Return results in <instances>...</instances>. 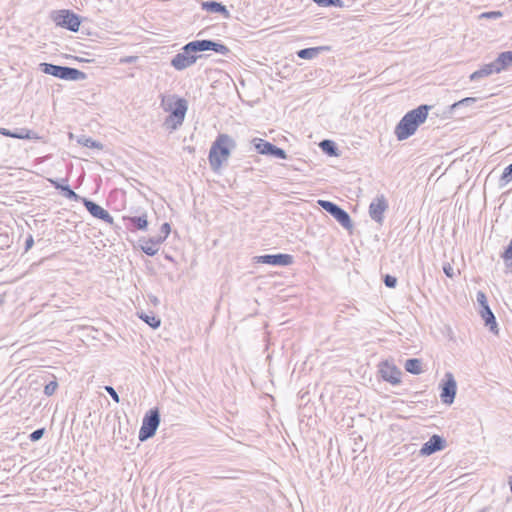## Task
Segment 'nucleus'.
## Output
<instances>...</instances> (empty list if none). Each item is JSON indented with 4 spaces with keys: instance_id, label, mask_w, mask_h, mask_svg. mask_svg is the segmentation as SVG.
<instances>
[{
    "instance_id": "nucleus-15",
    "label": "nucleus",
    "mask_w": 512,
    "mask_h": 512,
    "mask_svg": "<svg viewBox=\"0 0 512 512\" xmlns=\"http://www.w3.org/2000/svg\"><path fill=\"white\" fill-rule=\"evenodd\" d=\"M122 220L129 231H145L148 227L147 215L123 216Z\"/></svg>"
},
{
    "instance_id": "nucleus-32",
    "label": "nucleus",
    "mask_w": 512,
    "mask_h": 512,
    "mask_svg": "<svg viewBox=\"0 0 512 512\" xmlns=\"http://www.w3.org/2000/svg\"><path fill=\"white\" fill-rule=\"evenodd\" d=\"M318 6L321 7H344L342 0H313Z\"/></svg>"
},
{
    "instance_id": "nucleus-20",
    "label": "nucleus",
    "mask_w": 512,
    "mask_h": 512,
    "mask_svg": "<svg viewBox=\"0 0 512 512\" xmlns=\"http://www.w3.org/2000/svg\"><path fill=\"white\" fill-rule=\"evenodd\" d=\"M497 73H499L497 66L495 65L494 61H492L491 63L485 64L480 69L474 71L469 76V78L471 81H477L480 80L481 78H485Z\"/></svg>"
},
{
    "instance_id": "nucleus-11",
    "label": "nucleus",
    "mask_w": 512,
    "mask_h": 512,
    "mask_svg": "<svg viewBox=\"0 0 512 512\" xmlns=\"http://www.w3.org/2000/svg\"><path fill=\"white\" fill-rule=\"evenodd\" d=\"M379 373L384 381L389 382L392 385H397L401 382V370L388 361L380 363Z\"/></svg>"
},
{
    "instance_id": "nucleus-28",
    "label": "nucleus",
    "mask_w": 512,
    "mask_h": 512,
    "mask_svg": "<svg viewBox=\"0 0 512 512\" xmlns=\"http://www.w3.org/2000/svg\"><path fill=\"white\" fill-rule=\"evenodd\" d=\"M139 318L141 320H143L146 324H148L153 329H157L161 325L160 318L155 316L154 314H147V313L141 312L139 314Z\"/></svg>"
},
{
    "instance_id": "nucleus-1",
    "label": "nucleus",
    "mask_w": 512,
    "mask_h": 512,
    "mask_svg": "<svg viewBox=\"0 0 512 512\" xmlns=\"http://www.w3.org/2000/svg\"><path fill=\"white\" fill-rule=\"evenodd\" d=\"M430 109L431 106L422 104L407 112L395 127L397 140L403 141L414 135L418 127L426 121Z\"/></svg>"
},
{
    "instance_id": "nucleus-14",
    "label": "nucleus",
    "mask_w": 512,
    "mask_h": 512,
    "mask_svg": "<svg viewBox=\"0 0 512 512\" xmlns=\"http://www.w3.org/2000/svg\"><path fill=\"white\" fill-rule=\"evenodd\" d=\"M446 440L437 434L432 435L427 442H425L421 449L420 455L430 456L438 451H441L445 448Z\"/></svg>"
},
{
    "instance_id": "nucleus-6",
    "label": "nucleus",
    "mask_w": 512,
    "mask_h": 512,
    "mask_svg": "<svg viewBox=\"0 0 512 512\" xmlns=\"http://www.w3.org/2000/svg\"><path fill=\"white\" fill-rule=\"evenodd\" d=\"M50 18L57 26L71 32H77L82 22L79 15L68 9L53 10Z\"/></svg>"
},
{
    "instance_id": "nucleus-30",
    "label": "nucleus",
    "mask_w": 512,
    "mask_h": 512,
    "mask_svg": "<svg viewBox=\"0 0 512 512\" xmlns=\"http://www.w3.org/2000/svg\"><path fill=\"white\" fill-rule=\"evenodd\" d=\"M78 143L85 147H88V148H97V149L103 148V145L100 142L95 141L91 137H87L85 135H81L78 138Z\"/></svg>"
},
{
    "instance_id": "nucleus-13",
    "label": "nucleus",
    "mask_w": 512,
    "mask_h": 512,
    "mask_svg": "<svg viewBox=\"0 0 512 512\" xmlns=\"http://www.w3.org/2000/svg\"><path fill=\"white\" fill-rule=\"evenodd\" d=\"M80 201L83 203L87 211L95 218L103 220L107 224L112 225L114 223L113 217L108 213L107 210L102 208L100 205L92 200L82 197Z\"/></svg>"
},
{
    "instance_id": "nucleus-21",
    "label": "nucleus",
    "mask_w": 512,
    "mask_h": 512,
    "mask_svg": "<svg viewBox=\"0 0 512 512\" xmlns=\"http://www.w3.org/2000/svg\"><path fill=\"white\" fill-rule=\"evenodd\" d=\"M202 9L209 12V13H219L223 15L225 18L230 17V13L227 10L226 6H224L222 3L211 0V1H204L201 3Z\"/></svg>"
},
{
    "instance_id": "nucleus-5",
    "label": "nucleus",
    "mask_w": 512,
    "mask_h": 512,
    "mask_svg": "<svg viewBox=\"0 0 512 512\" xmlns=\"http://www.w3.org/2000/svg\"><path fill=\"white\" fill-rule=\"evenodd\" d=\"M39 69L45 74L52 75L62 80L82 81L87 78L86 73L83 71L68 66L43 62L39 64Z\"/></svg>"
},
{
    "instance_id": "nucleus-12",
    "label": "nucleus",
    "mask_w": 512,
    "mask_h": 512,
    "mask_svg": "<svg viewBox=\"0 0 512 512\" xmlns=\"http://www.w3.org/2000/svg\"><path fill=\"white\" fill-rule=\"evenodd\" d=\"M388 209V202L384 195L377 196L369 205V216L378 224L384 220V212Z\"/></svg>"
},
{
    "instance_id": "nucleus-31",
    "label": "nucleus",
    "mask_w": 512,
    "mask_h": 512,
    "mask_svg": "<svg viewBox=\"0 0 512 512\" xmlns=\"http://www.w3.org/2000/svg\"><path fill=\"white\" fill-rule=\"evenodd\" d=\"M267 156H270L273 158H278V159H287V157H288L287 153L284 149H282L274 144L272 145L271 149L269 150Z\"/></svg>"
},
{
    "instance_id": "nucleus-26",
    "label": "nucleus",
    "mask_w": 512,
    "mask_h": 512,
    "mask_svg": "<svg viewBox=\"0 0 512 512\" xmlns=\"http://www.w3.org/2000/svg\"><path fill=\"white\" fill-rule=\"evenodd\" d=\"M251 143L253 144L257 153L265 156L268 155V152L273 145L271 142H268L262 138H253Z\"/></svg>"
},
{
    "instance_id": "nucleus-7",
    "label": "nucleus",
    "mask_w": 512,
    "mask_h": 512,
    "mask_svg": "<svg viewBox=\"0 0 512 512\" xmlns=\"http://www.w3.org/2000/svg\"><path fill=\"white\" fill-rule=\"evenodd\" d=\"M160 424V412L158 408H152L143 417L142 425L139 430L138 438L144 442L152 438Z\"/></svg>"
},
{
    "instance_id": "nucleus-36",
    "label": "nucleus",
    "mask_w": 512,
    "mask_h": 512,
    "mask_svg": "<svg viewBox=\"0 0 512 512\" xmlns=\"http://www.w3.org/2000/svg\"><path fill=\"white\" fill-rule=\"evenodd\" d=\"M384 284L388 287V288H395L396 285H397V278L395 276H392L390 274H386L384 276Z\"/></svg>"
},
{
    "instance_id": "nucleus-39",
    "label": "nucleus",
    "mask_w": 512,
    "mask_h": 512,
    "mask_svg": "<svg viewBox=\"0 0 512 512\" xmlns=\"http://www.w3.org/2000/svg\"><path fill=\"white\" fill-rule=\"evenodd\" d=\"M104 389L116 403L120 402L119 395L112 386H105Z\"/></svg>"
},
{
    "instance_id": "nucleus-9",
    "label": "nucleus",
    "mask_w": 512,
    "mask_h": 512,
    "mask_svg": "<svg viewBox=\"0 0 512 512\" xmlns=\"http://www.w3.org/2000/svg\"><path fill=\"white\" fill-rule=\"evenodd\" d=\"M457 383L452 373L445 374V380L441 384L440 399L442 403L451 405L456 397Z\"/></svg>"
},
{
    "instance_id": "nucleus-23",
    "label": "nucleus",
    "mask_w": 512,
    "mask_h": 512,
    "mask_svg": "<svg viewBox=\"0 0 512 512\" xmlns=\"http://www.w3.org/2000/svg\"><path fill=\"white\" fill-rule=\"evenodd\" d=\"M0 134L6 137L16 138V139H31L32 132L27 128H17L14 131H11L7 128H0Z\"/></svg>"
},
{
    "instance_id": "nucleus-41",
    "label": "nucleus",
    "mask_w": 512,
    "mask_h": 512,
    "mask_svg": "<svg viewBox=\"0 0 512 512\" xmlns=\"http://www.w3.org/2000/svg\"><path fill=\"white\" fill-rule=\"evenodd\" d=\"M170 231H171L170 224L165 222L162 224V226L160 228V232H161L160 236H165V239H166L168 237V235L170 234Z\"/></svg>"
},
{
    "instance_id": "nucleus-40",
    "label": "nucleus",
    "mask_w": 512,
    "mask_h": 512,
    "mask_svg": "<svg viewBox=\"0 0 512 512\" xmlns=\"http://www.w3.org/2000/svg\"><path fill=\"white\" fill-rule=\"evenodd\" d=\"M477 302L480 306V309H482L483 306L488 305L487 297L484 292H482V291L477 292Z\"/></svg>"
},
{
    "instance_id": "nucleus-19",
    "label": "nucleus",
    "mask_w": 512,
    "mask_h": 512,
    "mask_svg": "<svg viewBox=\"0 0 512 512\" xmlns=\"http://www.w3.org/2000/svg\"><path fill=\"white\" fill-rule=\"evenodd\" d=\"M165 241V236L151 237L143 241L141 250L148 256H154L158 252V246Z\"/></svg>"
},
{
    "instance_id": "nucleus-34",
    "label": "nucleus",
    "mask_w": 512,
    "mask_h": 512,
    "mask_svg": "<svg viewBox=\"0 0 512 512\" xmlns=\"http://www.w3.org/2000/svg\"><path fill=\"white\" fill-rule=\"evenodd\" d=\"M500 180L504 181L505 183L512 181V163L505 167Z\"/></svg>"
},
{
    "instance_id": "nucleus-24",
    "label": "nucleus",
    "mask_w": 512,
    "mask_h": 512,
    "mask_svg": "<svg viewBox=\"0 0 512 512\" xmlns=\"http://www.w3.org/2000/svg\"><path fill=\"white\" fill-rule=\"evenodd\" d=\"M329 49L330 48L328 46L309 47L298 50L296 54L301 59H313L317 57L322 51H327Z\"/></svg>"
},
{
    "instance_id": "nucleus-25",
    "label": "nucleus",
    "mask_w": 512,
    "mask_h": 512,
    "mask_svg": "<svg viewBox=\"0 0 512 512\" xmlns=\"http://www.w3.org/2000/svg\"><path fill=\"white\" fill-rule=\"evenodd\" d=\"M404 368L407 372L413 375H419L423 372L422 360L418 358H409L406 360Z\"/></svg>"
},
{
    "instance_id": "nucleus-8",
    "label": "nucleus",
    "mask_w": 512,
    "mask_h": 512,
    "mask_svg": "<svg viewBox=\"0 0 512 512\" xmlns=\"http://www.w3.org/2000/svg\"><path fill=\"white\" fill-rule=\"evenodd\" d=\"M319 206L333 216L345 229L351 230L353 222L349 213L336 203L328 200H318Z\"/></svg>"
},
{
    "instance_id": "nucleus-33",
    "label": "nucleus",
    "mask_w": 512,
    "mask_h": 512,
    "mask_svg": "<svg viewBox=\"0 0 512 512\" xmlns=\"http://www.w3.org/2000/svg\"><path fill=\"white\" fill-rule=\"evenodd\" d=\"M57 388H58L57 381H50L44 387V394L47 396H52L55 393V391L57 390Z\"/></svg>"
},
{
    "instance_id": "nucleus-35",
    "label": "nucleus",
    "mask_w": 512,
    "mask_h": 512,
    "mask_svg": "<svg viewBox=\"0 0 512 512\" xmlns=\"http://www.w3.org/2000/svg\"><path fill=\"white\" fill-rule=\"evenodd\" d=\"M44 433H45V428H38V429L34 430L32 433H30L29 439L32 442H36L43 437Z\"/></svg>"
},
{
    "instance_id": "nucleus-38",
    "label": "nucleus",
    "mask_w": 512,
    "mask_h": 512,
    "mask_svg": "<svg viewBox=\"0 0 512 512\" xmlns=\"http://www.w3.org/2000/svg\"><path fill=\"white\" fill-rule=\"evenodd\" d=\"M502 257L505 261L511 260L510 266H512V239L510 240L508 246L506 247Z\"/></svg>"
},
{
    "instance_id": "nucleus-43",
    "label": "nucleus",
    "mask_w": 512,
    "mask_h": 512,
    "mask_svg": "<svg viewBox=\"0 0 512 512\" xmlns=\"http://www.w3.org/2000/svg\"><path fill=\"white\" fill-rule=\"evenodd\" d=\"M33 244H34L33 237H32V235H29L25 240V251H28L29 249H31Z\"/></svg>"
},
{
    "instance_id": "nucleus-4",
    "label": "nucleus",
    "mask_w": 512,
    "mask_h": 512,
    "mask_svg": "<svg viewBox=\"0 0 512 512\" xmlns=\"http://www.w3.org/2000/svg\"><path fill=\"white\" fill-rule=\"evenodd\" d=\"M197 53H200L197 40L190 41L171 59L170 64L177 71L185 70L201 58V55H197Z\"/></svg>"
},
{
    "instance_id": "nucleus-10",
    "label": "nucleus",
    "mask_w": 512,
    "mask_h": 512,
    "mask_svg": "<svg viewBox=\"0 0 512 512\" xmlns=\"http://www.w3.org/2000/svg\"><path fill=\"white\" fill-rule=\"evenodd\" d=\"M254 260L256 263L267 264L271 266H289L293 263V256L290 254L278 253V254H265L255 256Z\"/></svg>"
},
{
    "instance_id": "nucleus-3",
    "label": "nucleus",
    "mask_w": 512,
    "mask_h": 512,
    "mask_svg": "<svg viewBox=\"0 0 512 512\" xmlns=\"http://www.w3.org/2000/svg\"><path fill=\"white\" fill-rule=\"evenodd\" d=\"M235 147L236 142L230 135L222 133L216 137L208 155L210 167L214 172L219 171L223 162L229 158L231 150Z\"/></svg>"
},
{
    "instance_id": "nucleus-2",
    "label": "nucleus",
    "mask_w": 512,
    "mask_h": 512,
    "mask_svg": "<svg viewBox=\"0 0 512 512\" xmlns=\"http://www.w3.org/2000/svg\"><path fill=\"white\" fill-rule=\"evenodd\" d=\"M161 107L164 111L169 112L164 121V126L171 131L177 130L184 122L188 110L187 100L175 94L162 95Z\"/></svg>"
},
{
    "instance_id": "nucleus-29",
    "label": "nucleus",
    "mask_w": 512,
    "mask_h": 512,
    "mask_svg": "<svg viewBox=\"0 0 512 512\" xmlns=\"http://www.w3.org/2000/svg\"><path fill=\"white\" fill-rule=\"evenodd\" d=\"M477 101V98L475 97H466V98H463L455 103H453L452 105L449 106V112L450 113H455L456 110L460 107H467V106H471L472 104H474L475 102Z\"/></svg>"
},
{
    "instance_id": "nucleus-42",
    "label": "nucleus",
    "mask_w": 512,
    "mask_h": 512,
    "mask_svg": "<svg viewBox=\"0 0 512 512\" xmlns=\"http://www.w3.org/2000/svg\"><path fill=\"white\" fill-rule=\"evenodd\" d=\"M443 272L449 278H453L454 274H455L454 273V269H453V267L450 264H445L443 266Z\"/></svg>"
},
{
    "instance_id": "nucleus-17",
    "label": "nucleus",
    "mask_w": 512,
    "mask_h": 512,
    "mask_svg": "<svg viewBox=\"0 0 512 512\" xmlns=\"http://www.w3.org/2000/svg\"><path fill=\"white\" fill-rule=\"evenodd\" d=\"M50 183L53 185V187L57 190H60L62 195L64 197H66L67 199L69 200H73V201H80V199H82L81 196H79L77 193H75L71 188L70 186L67 184V179L64 178L62 179L61 181L60 180H54V179H49Z\"/></svg>"
},
{
    "instance_id": "nucleus-37",
    "label": "nucleus",
    "mask_w": 512,
    "mask_h": 512,
    "mask_svg": "<svg viewBox=\"0 0 512 512\" xmlns=\"http://www.w3.org/2000/svg\"><path fill=\"white\" fill-rule=\"evenodd\" d=\"M503 16V13L501 11H489L484 12L480 15V18H487V19H498Z\"/></svg>"
},
{
    "instance_id": "nucleus-22",
    "label": "nucleus",
    "mask_w": 512,
    "mask_h": 512,
    "mask_svg": "<svg viewBox=\"0 0 512 512\" xmlns=\"http://www.w3.org/2000/svg\"><path fill=\"white\" fill-rule=\"evenodd\" d=\"M497 69L500 72L512 67V51H504L498 54L494 60Z\"/></svg>"
},
{
    "instance_id": "nucleus-18",
    "label": "nucleus",
    "mask_w": 512,
    "mask_h": 512,
    "mask_svg": "<svg viewBox=\"0 0 512 512\" xmlns=\"http://www.w3.org/2000/svg\"><path fill=\"white\" fill-rule=\"evenodd\" d=\"M479 314L483 319L485 326L489 328L490 332L497 335L499 333L498 324L496 317L490 309L489 305H485L482 307V309H479Z\"/></svg>"
},
{
    "instance_id": "nucleus-27",
    "label": "nucleus",
    "mask_w": 512,
    "mask_h": 512,
    "mask_svg": "<svg viewBox=\"0 0 512 512\" xmlns=\"http://www.w3.org/2000/svg\"><path fill=\"white\" fill-rule=\"evenodd\" d=\"M324 153L329 156H338V147L333 140L324 139L319 144Z\"/></svg>"
},
{
    "instance_id": "nucleus-16",
    "label": "nucleus",
    "mask_w": 512,
    "mask_h": 512,
    "mask_svg": "<svg viewBox=\"0 0 512 512\" xmlns=\"http://www.w3.org/2000/svg\"><path fill=\"white\" fill-rule=\"evenodd\" d=\"M197 43L200 52L211 50L224 56H227L231 52L229 47H227L226 45L219 42H215L210 39L197 40Z\"/></svg>"
}]
</instances>
